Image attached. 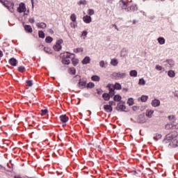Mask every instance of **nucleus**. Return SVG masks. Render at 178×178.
<instances>
[{
    "mask_svg": "<svg viewBox=\"0 0 178 178\" xmlns=\"http://www.w3.org/2000/svg\"><path fill=\"white\" fill-rule=\"evenodd\" d=\"M72 54L70 52H65L64 54H60L61 58H63L62 62L63 65H70V59L72 58Z\"/></svg>",
    "mask_w": 178,
    "mask_h": 178,
    "instance_id": "f257e3e1",
    "label": "nucleus"
},
{
    "mask_svg": "<svg viewBox=\"0 0 178 178\" xmlns=\"http://www.w3.org/2000/svg\"><path fill=\"white\" fill-rule=\"evenodd\" d=\"M3 6H5L10 13H15V3H13V1H6L5 3H3Z\"/></svg>",
    "mask_w": 178,
    "mask_h": 178,
    "instance_id": "f03ea898",
    "label": "nucleus"
},
{
    "mask_svg": "<svg viewBox=\"0 0 178 178\" xmlns=\"http://www.w3.org/2000/svg\"><path fill=\"white\" fill-rule=\"evenodd\" d=\"M63 44V40L62 39L57 40L56 42V44L53 47V49H54V51H56L57 52H59V51L62 49Z\"/></svg>",
    "mask_w": 178,
    "mask_h": 178,
    "instance_id": "7ed1b4c3",
    "label": "nucleus"
},
{
    "mask_svg": "<svg viewBox=\"0 0 178 178\" xmlns=\"http://www.w3.org/2000/svg\"><path fill=\"white\" fill-rule=\"evenodd\" d=\"M145 118H152V112H146L139 116V119L142 123H144L147 120Z\"/></svg>",
    "mask_w": 178,
    "mask_h": 178,
    "instance_id": "20e7f679",
    "label": "nucleus"
},
{
    "mask_svg": "<svg viewBox=\"0 0 178 178\" xmlns=\"http://www.w3.org/2000/svg\"><path fill=\"white\" fill-rule=\"evenodd\" d=\"M26 4L24 3H20L17 8V12L18 13H26Z\"/></svg>",
    "mask_w": 178,
    "mask_h": 178,
    "instance_id": "39448f33",
    "label": "nucleus"
},
{
    "mask_svg": "<svg viewBox=\"0 0 178 178\" xmlns=\"http://www.w3.org/2000/svg\"><path fill=\"white\" fill-rule=\"evenodd\" d=\"M178 138V134L177 131H175L171 133H170L168 135H167V138L170 141H173L175 138Z\"/></svg>",
    "mask_w": 178,
    "mask_h": 178,
    "instance_id": "423d86ee",
    "label": "nucleus"
},
{
    "mask_svg": "<svg viewBox=\"0 0 178 178\" xmlns=\"http://www.w3.org/2000/svg\"><path fill=\"white\" fill-rule=\"evenodd\" d=\"M151 105L153 108H158L161 106V101L158 99H153L151 102Z\"/></svg>",
    "mask_w": 178,
    "mask_h": 178,
    "instance_id": "0eeeda50",
    "label": "nucleus"
},
{
    "mask_svg": "<svg viewBox=\"0 0 178 178\" xmlns=\"http://www.w3.org/2000/svg\"><path fill=\"white\" fill-rule=\"evenodd\" d=\"M83 21L86 24H90L91 22H92V18L90 15H85L83 17Z\"/></svg>",
    "mask_w": 178,
    "mask_h": 178,
    "instance_id": "6e6552de",
    "label": "nucleus"
},
{
    "mask_svg": "<svg viewBox=\"0 0 178 178\" xmlns=\"http://www.w3.org/2000/svg\"><path fill=\"white\" fill-rule=\"evenodd\" d=\"M117 109L118 111H120L121 112H124V111H126V106L124 103L120 102L118 104Z\"/></svg>",
    "mask_w": 178,
    "mask_h": 178,
    "instance_id": "1a4fd4ad",
    "label": "nucleus"
},
{
    "mask_svg": "<svg viewBox=\"0 0 178 178\" xmlns=\"http://www.w3.org/2000/svg\"><path fill=\"white\" fill-rule=\"evenodd\" d=\"M108 88L109 90L110 95H115V94H116V92H115V88L113 87V84H108Z\"/></svg>",
    "mask_w": 178,
    "mask_h": 178,
    "instance_id": "9d476101",
    "label": "nucleus"
},
{
    "mask_svg": "<svg viewBox=\"0 0 178 178\" xmlns=\"http://www.w3.org/2000/svg\"><path fill=\"white\" fill-rule=\"evenodd\" d=\"M91 62V58L90 56H86L81 61L82 65H88Z\"/></svg>",
    "mask_w": 178,
    "mask_h": 178,
    "instance_id": "9b49d317",
    "label": "nucleus"
},
{
    "mask_svg": "<svg viewBox=\"0 0 178 178\" xmlns=\"http://www.w3.org/2000/svg\"><path fill=\"white\" fill-rule=\"evenodd\" d=\"M138 101H140V102H147V101H148V95H143L140 97L138 98Z\"/></svg>",
    "mask_w": 178,
    "mask_h": 178,
    "instance_id": "f8f14e48",
    "label": "nucleus"
},
{
    "mask_svg": "<svg viewBox=\"0 0 178 178\" xmlns=\"http://www.w3.org/2000/svg\"><path fill=\"white\" fill-rule=\"evenodd\" d=\"M170 147H178V138L170 142Z\"/></svg>",
    "mask_w": 178,
    "mask_h": 178,
    "instance_id": "ddd939ff",
    "label": "nucleus"
},
{
    "mask_svg": "<svg viewBox=\"0 0 178 178\" xmlns=\"http://www.w3.org/2000/svg\"><path fill=\"white\" fill-rule=\"evenodd\" d=\"M38 29H47V24L44 22H39L36 24Z\"/></svg>",
    "mask_w": 178,
    "mask_h": 178,
    "instance_id": "4468645a",
    "label": "nucleus"
},
{
    "mask_svg": "<svg viewBox=\"0 0 178 178\" xmlns=\"http://www.w3.org/2000/svg\"><path fill=\"white\" fill-rule=\"evenodd\" d=\"M168 76L171 79L176 77V72L175 71L170 70L168 72Z\"/></svg>",
    "mask_w": 178,
    "mask_h": 178,
    "instance_id": "2eb2a0df",
    "label": "nucleus"
},
{
    "mask_svg": "<svg viewBox=\"0 0 178 178\" xmlns=\"http://www.w3.org/2000/svg\"><path fill=\"white\" fill-rule=\"evenodd\" d=\"M9 63L11 66H16L17 65V60L15 58H12L9 60Z\"/></svg>",
    "mask_w": 178,
    "mask_h": 178,
    "instance_id": "dca6fc26",
    "label": "nucleus"
},
{
    "mask_svg": "<svg viewBox=\"0 0 178 178\" xmlns=\"http://www.w3.org/2000/svg\"><path fill=\"white\" fill-rule=\"evenodd\" d=\"M127 104V105H129V106H133V105L134 104V99L132 97L128 98Z\"/></svg>",
    "mask_w": 178,
    "mask_h": 178,
    "instance_id": "f3484780",
    "label": "nucleus"
},
{
    "mask_svg": "<svg viewBox=\"0 0 178 178\" xmlns=\"http://www.w3.org/2000/svg\"><path fill=\"white\" fill-rule=\"evenodd\" d=\"M60 119L63 123H66L69 120V117L66 116V115H63L60 116Z\"/></svg>",
    "mask_w": 178,
    "mask_h": 178,
    "instance_id": "a211bd4d",
    "label": "nucleus"
},
{
    "mask_svg": "<svg viewBox=\"0 0 178 178\" xmlns=\"http://www.w3.org/2000/svg\"><path fill=\"white\" fill-rule=\"evenodd\" d=\"M74 52L75 54H81V52H84V48L83 47H77L74 49Z\"/></svg>",
    "mask_w": 178,
    "mask_h": 178,
    "instance_id": "6ab92c4d",
    "label": "nucleus"
},
{
    "mask_svg": "<svg viewBox=\"0 0 178 178\" xmlns=\"http://www.w3.org/2000/svg\"><path fill=\"white\" fill-rule=\"evenodd\" d=\"M138 74L137 70H133L129 72L131 77H137Z\"/></svg>",
    "mask_w": 178,
    "mask_h": 178,
    "instance_id": "aec40b11",
    "label": "nucleus"
},
{
    "mask_svg": "<svg viewBox=\"0 0 178 178\" xmlns=\"http://www.w3.org/2000/svg\"><path fill=\"white\" fill-rule=\"evenodd\" d=\"M113 100L115 102H119L120 101H122V96L120 95H115L113 97Z\"/></svg>",
    "mask_w": 178,
    "mask_h": 178,
    "instance_id": "412c9836",
    "label": "nucleus"
},
{
    "mask_svg": "<svg viewBox=\"0 0 178 178\" xmlns=\"http://www.w3.org/2000/svg\"><path fill=\"white\" fill-rule=\"evenodd\" d=\"M104 108L105 111H107L108 112H112V111H113V108H112V106L109 104L104 105Z\"/></svg>",
    "mask_w": 178,
    "mask_h": 178,
    "instance_id": "4be33fe9",
    "label": "nucleus"
},
{
    "mask_svg": "<svg viewBox=\"0 0 178 178\" xmlns=\"http://www.w3.org/2000/svg\"><path fill=\"white\" fill-rule=\"evenodd\" d=\"M70 20H72V22H73L74 23L77 22V16L76 15V14L73 13L70 15Z\"/></svg>",
    "mask_w": 178,
    "mask_h": 178,
    "instance_id": "5701e85b",
    "label": "nucleus"
},
{
    "mask_svg": "<svg viewBox=\"0 0 178 178\" xmlns=\"http://www.w3.org/2000/svg\"><path fill=\"white\" fill-rule=\"evenodd\" d=\"M24 29L27 31V33H33V28L30 25H25Z\"/></svg>",
    "mask_w": 178,
    "mask_h": 178,
    "instance_id": "b1692460",
    "label": "nucleus"
},
{
    "mask_svg": "<svg viewBox=\"0 0 178 178\" xmlns=\"http://www.w3.org/2000/svg\"><path fill=\"white\" fill-rule=\"evenodd\" d=\"M157 41L160 45H163V44H165V38H163V37L157 38Z\"/></svg>",
    "mask_w": 178,
    "mask_h": 178,
    "instance_id": "393cba45",
    "label": "nucleus"
},
{
    "mask_svg": "<svg viewBox=\"0 0 178 178\" xmlns=\"http://www.w3.org/2000/svg\"><path fill=\"white\" fill-rule=\"evenodd\" d=\"M110 63H111V65L112 66H116L117 65H118L119 61H118V59H116V58H113V59H111Z\"/></svg>",
    "mask_w": 178,
    "mask_h": 178,
    "instance_id": "a878e982",
    "label": "nucleus"
},
{
    "mask_svg": "<svg viewBox=\"0 0 178 178\" xmlns=\"http://www.w3.org/2000/svg\"><path fill=\"white\" fill-rule=\"evenodd\" d=\"M127 74L124 72H118V80H122L126 77Z\"/></svg>",
    "mask_w": 178,
    "mask_h": 178,
    "instance_id": "bb28decb",
    "label": "nucleus"
},
{
    "mask_svg": "<svg viewBox=\"0 0 178 178\" xmlns=\"http://www.w3.org/2000/svg\"><path fill=\"white\" fill-rule=\"evenodd\" d=\"M166 63H168L170 67H173V66H175V60H167Z\"/></svg>",
    "mask_w": 178,
    "mask_h": 178,
    "instance_id": "cd10ccee",
    "label": "nucleus"
},
{
    "mask_svg": "<svg viewBox=\"0 0 178 178\" xmlns=\"http://www.w3.org/2000/svg\"><path fill=\"white\" fill-rule=\"evenodd\" d=\"M88 34V32L87 31H83L81 33V38H83V40H86V38H87V35Z\"/></svg>",
    "mask_w": 178,
    "mask_h": 178,
    "instance_id": "c85d7f7f",
    "label": "nucleus"
},
{
    "mask_svg": "<svg viewBox=\"0 0 178 178\" xmlns=\"http://www.w3.org/2000/svg\"><path fill=\"white\" fill-rule=\"evenodd\" d=\"M79 86L80 88H86V86H87V83L86 81H80L79 83Z\"/></svg>",
    "mask_w": 178,
    "mask_h": 178,
    "instance_id": "c756f323",
    "label": "nucleus"
},
{
    "mask_svg": "<svg viewBox=\"0 0 178 178\" xmlns=\"http://www.w3.org/2000/svg\"><path fill=\"white\" fill-rule=\"evenodd\" d=\"M91 79L92 80V81H99L101 80V77H99V76L97 75H93L91 77Z\"/></svg>",
    "mask_w": 178,
    "mask_h": 178,
    "instance_id": "7c9ffc66",
    "label": "nucleus"
},
{
    "mask_svg": "<svg viewBox=\"0 0 178 178\" xmlns=\"http://www.w3.org/2000/svg\"><path fill=\"white\" fill-rule=\"evenodd\" d=\"M100 67H106L108 66V63L105 62L104 60H101L99 62Z\"/></svg>",
    "mask_w": 178,
    "mask_h": 178,
    "instance_id": "2f4dec72",
    "label": "nucleus"
},
{
    "mask_svg": "<svg viewBox=\"0 0 178 178\" xmlns=\"http://www.w3.org/2000/svg\"><path fill=\"white\" fill-rule=\"evenodd\" d=\"M103 99L104 101H109L111 96L108 93H104L102 95Z\"/></svg>",
    "mask_w": 178,
    "mask_h": 178,
    "instance_id": "473e14b6",
    "label": "nucleus"
},
{
    "mask_svg": "<svg viewBox=\"0 0 178 178\" xmlns=\"http://www.w3.org/2000/svg\"><path fill=\"white\" fill-rule=\"evenodd\" d=\"M54 41V38H52L51 36H47L45 38V42L47 44H51V42Z\"/></svg>",
    "mask_w": 178,
    "mask_h": 178,
    "instance_id": "72a5a7b5",
    "label": "nucleus"
},
{
    "mask_svg": "<svg viewBox=\"0 0 178 178\" xmlns=\"http://www.w3.org/2000/svg\"><path fill=\"white\" fill-rule=\"evenodd\" d=\"M114 90H120L122 88V85L119 83H115V85H113Z\"/></svg>",
    "mask_w": 178,
    "mask_h": 178,
    "instance_id": "f704fd0d",
    "label": "nucleus"
},
{
    "mask_svg": "<svg viewBox=\"0 0 178 178\" xmlns=\"http://www.w3.org/2000/svg\"><path fill=\"white\" fill-rule=\"evenodd\" d=\"M38 36L40 38H45V33L42 31H38Z\"/></svg>",
    "mask_w": 178,
    "mask_h": 178,
    "instance_id": "c9c22d12",
    "label": "nucleus"
},
{
    "mask_svg": "<svg viewBox=\"0 0 178 178\" xmlns=\"http://www.w3.org/2000/svg\"><path fill=\"white\" fill-rule=\"evenodd\" d=\"M72 62L74 66H77V65H79V60L77 58H72Z\"/></svg>",
    "mask_w": 178,
    "mask_h": 178,
    "instance_id": "e433bc0d",
    "label": "nucleus"
},
{
    "mask_svg": "<svg viewBox=\"0 0 178 178\" xmlns=\"http://www.w3.org/2000/svg\"><path fill=\"white\" fill-rule=\"evenodd\" d=\"M70 74H76V69L74 67H71L68 70Z\"/></svg>",
    "mask_w": 178,
    "mask_h": 178,
    "instance_id": "4c0bfd02",
    "label": "nucleus"
},
{
    "mask_svg": "<svg viewBox=\"0 0 178 178\" xmlns=\"http://www.w3.org/2000/svg\"><path fill=\"white\" fill-rule=\"evenodd\" d=\"M145 83H146L145 79H144V78H141L139 79V82H138L139 86H145Z\"/></svg>",
    "mask_w": 178,
    "mask_h": 178,
    "instance_id": "58836bf2",
    "label": "nucleus"
},
{
    "mask_svg": "<svg viewBox=\"0 0 178 178\" xmlns=\"http://www.w3.org/2000/svg\"><path fill=\"white\" fill-rule=\"evenodd\" d=\"M94 87H95V84L92 82H90L89 83L87 84L88 88H94Z\"/></svg>",
    "mask_w": 178,
    "mask_h": 178,
    "instance_id": "ea45409f",
    "label": "nucleus"
},
{
    "mask_svg": "<svg viewBox=\"0 0 178 178\" xmlns=\"http://www.w3.org/2000/svg\"><path fill=\"white\" fill-rule=\"evenodd\" d=\"M112 76H113V77H114V79L119 80V72H113L112 74Z\"/></svg>",
    "mask_w": 178,
    "mask_h": 178,
    "instance_id": "a19ab883",
    "label": "nucleus"
},
{
    "mask_svg": "<svg viewBox=\"0 0 178 178\" xmlns=\"http://www.w3.org/2000/svg\"><path fill=\"white\" fill-rule=\"evenodd\" d=\"M94 13H95V12L92 9L88 10V15H89V16H92Z\"/></svg>",
    "mask_w": 178,
    "mask_h": 178,
    "instance_id": "79ce46f5",
    "label": "nucleus"
},
{
    "mask_svg": "<svg viewBox=\"0 0 178 178\" xmlns=\"http://www.w3.org/2000/svg\"><path fill=\"white\" fill-rule=\"evenodd\" d=\"M70 24L72 29H76L77 27V22H71Z\"/></svg>",
    "mask_w": 178,
    "mask_h": 178,
    "instance_id": "37998d69",
    "label": "nucleus"
},
{
    "mask_svg": "<svg viewBox=\"0 0 178 178\" xmlns=\"http://www.w3.org/2000/svg\"><path fill=\"white\" fill-rule=\"evenodd\" d=\"M26 86L28 87H33V81L32 80L26 81Z\"/></svg>",
    "mask_w": 178,
    "mask_h": 178,
    "instance_id": "c03bdc74",
    "label": "nucleus"
},
{
    "mask_svg": "<svg viewBox=\"0 0 178 178\" xmlns=\"http://www.w3.org/2000/svg\"><path fill=\"white\" fill-rule=\"evenodd\" d=\"M78 5H87V1L86 0H81L79 1Z\"/></svg>",
    "mask_w": 178,
    "mask_h": 178,
    "instance_id": "a18cd8bd",
    "label": "nucleus"
},
{
    "mask_svg": "<svg viewBox=\"0 0 178 178\" xmlns=\"http://www.w3.org/2000/svg\"><path fill=\"white\" fill-rule=\"evenodd\" d=\"M156 70H158L159 72H161L163 69L162 66L159 65H156L155 67Z\"/></svg>",
    "mask_w": 178,
    "mask_h": 178,
    "instance_id": "49530a36",
    "label": "nucleus"
},
{
    "mask_svg": "<svg viewBox=\"0 0 178 178\" xmlns=\"http://www.w3.org/2000/svg\"><path fill=\"white\" fill-rule=\"evenodd\" d=\"M44 51L47 52V54H52V50H51L49 48L44 47Z\"/></svg>",
    "mask_w": 178,
    "mask_h": 178,
    "instance_id": "de8ad7c7",
    "label": "nucleus"
},
{
    "mask_svg": "<svg viewBox=\"0 0 178 178\" xmlns=\"http://www.w3.org/2000/svg\"><path fill=\"white\" fill-rule=\"evenodd\" d=\"M18 70H19V72H24V70H26V68H24V67H23V66H20L18 67Z\"/></svg>",
    "mask_w": 178,
    "mask_h": 178,
    "instance_id": "09e8293b",
    "label": "nucleus"
},
{
    "mask_svg": "<svg viewBox=\"0 0 178 178\" xmlns=\"http://www.w3.org/2000/svg\"><path fill=\"white\" fill-rule=\"evenodd\" d=\"M131 10H134V11H136L137 10V6L135 5V6H131V8H130Z\"/></svg>",
    "mask_w": 178,
    "mask_h": 178,
    "instance_id": "8fccbe9b",
    "label": "nucleus"
},
{
    "mask_svg": "<svg viewBox=\"0 0 178 178\" xmlns=\"http://www.w3.org/2000/svg\"><path fill=\"white\" fill-rule=\"evenodd\" d=\"M165 129H166L167 130H170V129H172V124H167L165 125Z\"/></svg>",
    "mask_w": 178,
    "mask_h": 178,
    "instance_id": "3c124183",
    "label": "nucleus"
},
{
    "mask_svg": "<svg viewBox=\"0 0 178 178\" xmlns=\"http://www.w3.org/2000/svg\"><path fill=\"white\" fill-rule=\"evenodd\" d=\"M168 119L171 120V122H173L175 120V115H169Z\"/></svg>",
    "mask_w": 178,
    "mask_h": 178,
    "instance_id": "603ef678",
    "label": "nucleus"
},
{
    "mask_svg": "<svg viewBox=\"0 0 178 178\" xmlns=\"http://www.w3.org/2000/svg\"><path fill=\"white\" fill-rule=\"evenodd\" d=\"M174 97H175L176 98H178V90H175L173 92Z\"/></svg>",
    "mask_w": 178,
    "mask_h": 178,
    "instance_id": "864d4df0",
    "label": "nucleus"
},
{
    "mask_svg": "<svg viewBox=\"0 0 178 178\" xmlns=\"http://www.w3.org/2000/svg\"><path fill=\"white\" fill-rule=\"evenodd\" d=\"M108 104H109L108 105H110V106H112V105H116V104L113 101H110L108 102Z\"/></svg>",
    "mask_w": 178,
    "mask_h": 178,
    "instance_id": "5fc2aeb1",
    "label": "nucleus"
},
{
    "mask_svg": "<svg viewBox=\"0 0 178 178\" xmlns=\"http://www.w3.org/2000/svg\"><path fill=\"white\" fill-rule=\"evenodd\" d=\"M30 23H34L35 20L34 18H29Z\"/></svg>",
    "mask_w": 178,
    "mask_h": 178,
    "instance_id": "6e6d98bb",
    "label": "nucleus"
},
{
    "mask_svg": "<svg viewBox=\"0 0 178 178\" xmlns=\"http://www.w3.org/2000/svg\"><path fill=\"white\" fill-rule=\"evenodd\" d=\"M133 110L134 111H138V107L135 106L133 107Z\"/></svg>",
    "mask_w": 178,
    "mask_h": 178,
    "instance_id": "4d7b16f0",
    "label": "nucleus"
},
{
    "mask_svg": "<svg viewBox=\"0 0 178 178\" xmlns=\"http://www.w3.org/2000/svg\"><path fill=\"white\" fill-rule=\"evenodd\" d=\"M49 33L50 34H54V30L49 29Z\"/></svg>",
    "mask_w": 178,
    "mask_h": 178,
    "instance_id": "13d9d810",
    "label": "nucleus"
},
{
    "mask_svg": "<svg viewBox=\"0 0 178 178\" xmlns=\"http://www.w3.org/2000/svg\"><path fill=\"white\" fill-rule=\"evenodd\" d=\"M44 115H47V112H43L40 113V116H44Z\"/></svg>",
    "mask_w": 178,
    "mask_h": 178,
    "instance_id": "bf43d9fd",
    "label": "nucleus"
},
{
    "mask_svg": "<svg viewBox=\"0 0 178 178\" xmlns=\"http://www.w3.org/2000/svg\"><path fill=\"white\" fill-rule=\"evenodd\" d=\"M2 56H3V53L2 51H0V58H2Z\"/></svg>",
    "mask_w": 178,
    "mask_h": 178,
    "instance_id": "052dcab7",
    "label": "nucleus"
},
{
    "mask_svg": "<svg viewBox=\"0 0 178 178\" xmlns=\"http://www.w3.org/2000/svg\"><path fill=\"white\" fill-rule=\"evenodd\" d=\"M123 91H124L125 92H129V88H123Z\"/></svg>",
    "mask_w": 178,
    "mask_h": 178,
    "instance_id": "680f3d73",
    "label": "nucleus"
},
{
    "mask_svg": "<svg viewBox=\"0 0 178 178\" xmlns=\"http://www.w3.org/2000/svg\"><path fill=\"white\" fill-rule=\"evenodd\" d=\"M6 1H5V0H0L1 3H2L3 5V3H5Z\"/></svg>",
    "mask_w": 178,
    "mask_h": 178,
    "instance_id": "e2e57ef3",
    "label": "nucleus"
},
{
    "mask_svg": "<svg viewBox=\"0 0 178 178\" xmlns=\"http://www.w3.org/2000/svg\"><path fill=\"white\" fill-rule=\"evenodd\" d=\"M42 112H48V110H47V108L42 109Z\"/></svg>",
    "mask_w": 178,
    "mask_h": 178,
    "instance_id": "0e129e2a",
    "label": "nucleus"
},
{
    "mask_svg": "<svg viewBox=\"0 0 178 178\" xmlns=\"http://www.w3.org/2000/svg\"><path fill=\"white\" fill-rule=\"evenodd\" d=\"M134 175L136 176V173H137V171H134L133 172Z\"/></svg>",
    "mask_w": 178,
    "mask_h": 178,
    "instance_id": "69168bd1",
    "label": "nucleus"
},
{
    "mask_svg": "<svg viewBox=\"0 0 178 178\" xmlns=\"http://www.w3.org/2000/svg\"><path fill=\"white\" fill-rule=\"evenodd\" d=\"M160 138H161L162 136L161 135H159Z\"/></svg>",
    "mask_w": 178,
    "mask_h": 178,
    "instance_id": "338daca9",
    "label": "nucleus"
},
{
    "mask_svg": "<svg viewBox=\"0 0 178 178\" xmlns=\"http://www.w3.org/2000/svg\"><path fill=\"white\" fill-rule=\"evenodd\" d=\"M161 1H165V0H161Z\"/></svg>",
    "mask_w": 178,
    "mask_h": 178,
    "instance_id": "774afa93",
    "label": "nucleus"
}]
</instances>
